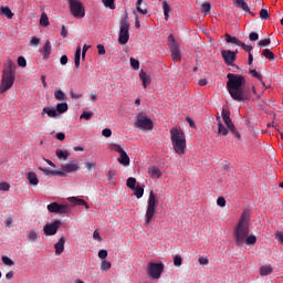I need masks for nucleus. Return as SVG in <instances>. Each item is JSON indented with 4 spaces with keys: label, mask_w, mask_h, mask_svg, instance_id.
I'll return each mask as SVG.
<instances>
[{
    "label": "nucleus",
    "mask_w": 283,
    "mask_h": 283,
    "mask_svg": "<svg viewBox=\"0 0 283 283\" xmlns=\"http://www.w3.org/2000/svg\"><path fill=\"white\" fill-rule=\"evenodd\" d=\"M262 55H263L264 57H266L269 61H274V59H275L274 53H273L271 50H269V49H265V50L262 52Z\"/></svg>",
    "instance_id": "37"
},
{
    "label": "nucleus",
    "mask_w": 283,
    "mask_h": 283,
    "mask_svg": "<svg viewBox=\"0 0 283 283\" xmlns=\"http://www.w3.org/2000/svg\"><path fill=\"white\" fill-rule=\"evenodd\" d=\"M77 169H80V165L76 163L62 165V171H65L66 174H73L74 171H77Z\"/></svg>",
    "instance_id": "15"
},
{
    "label": "nucleus",
    "mask_w": 283,
    "mask_h": 283,
    "mask_svg": "<svg viewBox=\"0 0 283 283\" xmlns=\"http://www.w3.org/2000/svg\"><path fill=\"white\" fill-rule=\"evenodd\" d=\"M81 53H82V49L81 46L77 48L76 52H75V66L78 70L80 64H81Z\"/></svg>",
    "instance_id": "39"
},
{
    "label": "nucleus",
    "mask_w": 283,
    "mask_h": 283,
    "mask_svg": "<svg viewBox=\"0 0 283 283\" xmlns=\"http://www.w3.org/2000/svg\"><path fill=\"white\" fill-rule=\"evenodd\" d=\"M93 112H83V114H81V119L90 120L93 117Z\"/></svg>",
    "instance_id": "49"
},
{
    "label": "nucleus",
    "mask_w": 283,
    "mask_h": 283,
    "mask_svg": "<svg viewBox=\"0 0 283 283\" xmlns=\"http://www.w3.org/2000/svg\"><path fill=\"white\" fill-rule=\"evenodd\" d=\"M260 18H261V20H264V21H266V20H269V18H270V12H269V10L268 9H261V11H260Z\"/></svg>",
    "instance_id": "43"
},
{
    "label": "nucleus",
    "mask_w": 283,
    "mask_h": 283,
    "mask_svg": "<svg viewBox=\"0 0 283 283\" xmlns=\"http://www.w3.org/2000/svg\"><path fill=\"white\" fill-rule=\"evenodd\" d=\"M273 272V268L271 265H263L260 269L261 276H269Z\"/></svg>",
    "instance_id": "26"
},
{
    "label": "nucleus",
    "mask_w": 283,
    "mask_h": 283,
    "mask_svg": "<svg viewBox=\"0 0 283 283\" xmlns=\"http://www.w3.org/2000/svg\"><path fill=\"white\" fill-rule=\"evenodd\" d=\"M28 238H29L30 242L39 241V239H40L39 231H36V230L30 231L29 234H28Z\"/></svg>",
    "instance_id": "32"
},
{
    "label": "nucleus",
    "mask_w": 283,
    "mask_h": 283,
    "mask_svg": "<svg viewBox=\"0 0 283 283\" xmlns=\"http://www.w3.org/2000/svg\"><path fill=\"white\" fill-rule=\"evenodd\" d=\"M13 66H15V64L12 61H8V63L6 64V69L3 70L2 81L0 85V94H3L7 91H9L14 84L15 75L13 72Z\"/></svg>",
    "instance_id": "2"
},
{
    "label": "nucleus",
    "mask_w": 283,
    "mask_h": 283,
    "mask_svg": "<svg viewBox=\"0 0 283 283\" xmlns=\"http://www.w3.org/2000/svg\"><path fill=\"white\" fill-rule=\"evenodd\" d=\"M135 126L140 128V129H146L149 130L153 128V122L147 117V115L143 113L137 114V119L135 122Z\"/></svg>",
    "instance_id": "8"
},
{
    "label": "nucleus",
    "mask_w": 283,
    "mask_h": 283,
    "mask_svg": "<svg viewBox=\"0 0 283 283\" xmlns=\"http://www.w3.org/2000/svg\"><path fill=\"white\" fill-rule=\"evenodd\" d=\"M42 112H44V114H46L51 118H55L59 115L56 109L50 107H44Z\"/></svg>",
    "instance_id": "28"
},
{
    "label": "nucleus",
    "mask_w": 283,
    "mask_h": 283,
    "mask_svg": "<svg viewBox=\"0 0 283 283\" xmlns=\"http://www.w3.org/2000/svg\"><path fill=\"white\" fill-rule=\"evenodd\" d=\"M270 44H271V40H270V39L262 40V41H260V42L258 43V45H259L260 48H264V46H268V45H270Z\"/></svg>",
    "instance_id": "57"
},
{
    "label": "nucleus",
    "mask_w": 283,
    "mask_h": 283,
    "mask_svg": "<svg viewBox=\"0 0 283 283\" xmlns=\"http://www.w3.org/2000/svg\"><path fill=\"white\" fill-rule=\"evenodd\" d=\"M60 226L61 221L59 220L53 221V223H46V226L43 228V232L46 237L55 235Z\"/></svg>",
    "instance_id": "12"
},
{
    "label": "nucleus",
    "mask_w": 283,
    "mask_h": 283,
    "mask_svg": "<svg viewBox=\"0 0 283 283\" xmlns=\"http://www.w3.org/2000/svg\"><path fill=\"white\" fill-rule=\"evenodd\" d=\"M134 190L137 199L143 198V196L145 195V188H143L142 186H136Z\"/></svg>",
    "instance_id": "35"
},
{
    "label": "nucleus",
    "mask_w": 283,
    "mask_h": 283,
    "mask_svg": "<svg viewBox=\"0 0 283 283\" xmlns=\"http://www.w3.org/2000/svg\"><path fill=\"white\" fill-rule=\"evenodd\" d=\"M97 255L99 259L105 260L108 256V252H107V250H99Z\"/></svg>",
    "instance_id": "56"
},
{
    "label": "nucleus",
    "mask_w": 283,
    "mask_h": 283,
    "mask_svg": "<svg viewBox=\"0 0 283 283\" xmlns=\"http://www.w3.org/2000/svg\"><path fill=\"white\" fill-rule=\"evenodd\" d=\"M234 3L237 8L242 9L244 12L250 13L252 17H255L254 12H251L248 3L244 0H235Z\"/></svg>",
    "instance_id": "17"
},
{
    "label": "nucleus",
    "mask_w": 283,
    "mask_h": 283,
    "mask_svg": "<svg viewBox=\"0 0 283 283\" xmlns=\"http://www.w3.org/2000/svg\"><path fill=\"white\" fill-rule=\"evenodd\" d=\"M111 269H112V262H109L107 260H103L101 262V266H99L101 271H109Z\"/></svg>",
    "instance_id": "34"
},
{
    "label": "nucleus",
    "mask_w": 283,
    "mask_h": 283,
    "mask_svg": "<svg viewBox=\"0 0 283 283\" xmlns=\"http://www.w3.org/2000/svg\"><path fill=\"white\" fill-rule=\"evenodd\" d=\"M151 177L159 179L161 177V171L157 167H153L150 170Z\"/></svg>",
    "instance_id": "44"
},
{
    "label": "nucleus",
    "mask_w": 283,
    "mask_h": 283,
    "mask_svg": "<svg viewBox=\"0 0 283 283\" xmlns=\"http://www.w3.org/2000/svg\"><path fill=\"white\" fill-rule=\"evenodd\" d=\"M130 65L133 70H139L140 69V62L137 59L130 57Z\"/></svg>",
    "instance_id": "45"
},
{
    "label": "nucleus",
    "mask_w": 283,
    "mask_h": 283,
    "mask_svg": "<svg viewBox=\"0 0 283 283\" xmlns=\"http://www.w3.org/2000/svg\"><path fill=\"white\" fill-rule=\"evenodd\" d=\"M11 188L10 184L8 182H0V191H9Z\"/></svg>",
    "instance_id": "53"
},
{
    "label": "nucleus",
    "mask_w": 283,
    "mask_h": 283,
    "mask_svg": "<svg viewBox=\"0 0 283 283\" xmlns=\"http://www.w3.org/2000/svg\"><path fill=\"white\" fill-rule=\"evenodd\" d=\"M55 154H56V156H57L60 159H63V160H66L67 157L70 156V154H69L67 150L63 151L62 149H56Z\"/></svg>",
    "instance_id": "38"
},
{
    "label": "nucleus",
    "mask_w": 283,
    "mask_h": 283,
    "mask_svg": "<svg viewBox=\"0 0 283 283\" xmlns=\"http://www.w3.org/2000/svg\"><path fill=\"white\" fill-rule=\"evenodd\" d=\"M50 213L66 214L71 212V206L67 203H59L56 201L51 202L46 206Z\"/></svg>",
    "instance_id": "5"
},
{
    "label": "nucleus",
    "mask_w": 283,
    "mask_h": 283,
    "mask_svg": "<svg viewBox=\"0 0 283 283\" xmlns=\"http://www.w3.org/2000/svg\"><path fill=\"white\" fill-rule=\"evenodd\" d=\"M155 208H156V195L151 192L148 198V207H147V212H146V223L149 224L154 213H155Z\"/></svg>",
    "instance_id": "10"
},
{
    "label": "nucleus",
    "mask_w": 283,
    "mask_h": 283,
    "mask_svg": "<svg viewBox=\"0 0 283 283\" xmlns=\"http://www.w3.org/2000/svg\"><path fill=\"white\" fill-rule=\"evenodd\" d=\"M163 9H164V13H165V20L168 21L171 8H170V4L167 2V0H165L163 2Z\"/></svg>",
    "instance_id": "30"
},
{
    "label": "nucleus",
    "mask_w": 283,
    "mask_h": 283,
    "mask_svg": "<svg viewBox=\"0 0 283 283\" xmlns=\"http://www.w3.org/2000/svg\"><path fill=\"white\" fill-rule=\"evenodd\" d=\"M39 170L40 171H43V174L45 175V176H54V170H50V169H48V168H43V167H39Z\"/></svg>",
    "instance_id": "52"
},
{
    "label": "nucleus",
    "mask_w": 283,
    "mask_h": 283,
    "mask_svg": "<svg viewBox=\"0 0 283 283\" xmlns=\"http://www.w3.org/2000/svg\"><path fill=\"white\" fill-rule=\"evenodd\" d=\"M170 135L175 151L179 155H184L187 148V140L184 132L178 128H172Z\"/></svg>",
    "instance_id": "3"
},
{
    "label": "nucleus",
    "mask_w": 283,
    "mask_h": 283,
    "mask_svg": "<svg viewBox=\"0 0 283 283\" xmlns=\"http://www.w3.org/2000/svg\"><path fill=\"white\" fill-rule=\"evenodd\" d=\"M250 41L255 42L259 40V34L255 32L250 33L249 35Z\"/></svg>",
    "instance_id": "62"
},
{
    "label": "nucleus",
    "mask_w": 283,
    "mask_h": 283,
    "mask_svg": "<svg viewBox=\"0 0 283 283\" xmlns=\"http://www.w3.org/2000/svg\"><path fill=\"white\" fill-rule=\"evenodd\" d=\"M69 3L71 12L76 19H83L85 17V9L80 0H69Z\"/></svg>",
    "instance_id": "7"
},
{
    "label": "nucleus",
    "mask_w": 283,
    "mask_h": 283,
    "mask_svg": "<svg viewBox=\"0 0 283 283\" xmlns=\"http://www.w3.org/2000/svg\"><path fill=\"white\" fill-rule=\"evenodd\" d=\"M129 29H130L129 17H128L127 11H125L124 14L122 15L120 22H119L118 43L120 45H125L128 43V41L130 39Z\"/></svg>",
    "instance_id": "4"
},
{
    "label": "nucleus",
    "mask_w": 283,
    "mask_h": 283,
    "mask_svg": "<svg viewBox=\"0 0 283 283\" xmlns=\"http://www.w3.org/2000/svg\"><path fill=\"white\" fill-rule=\"evenodd\" d=\"M112 135H113V132L109 128H105L102 130V136H104L105 138H109L112 137Z\"/></svg>",
    "instance_id": "54"
},
{
    "label": "nucleus",
    "mask_w": 283,
    "mask_h": 283,
    "mask_svg": "<svg viewBox=\"0 0 283 283\" xmlns=\"http://www.w3.org/2000/svg\"><path fill=\"white\" fill-rule=\"evenodd\" d=\"M226 41L238 46L242 45V41L238 40L235 36H232L230 34H226Z\"/></svg>",
    "instance_id": "29"
},
{
    "label": "nucleus",
    "mask_w": 283,
    "mask_h": 283,
    "mask_svg": "<svg viewBox=\"0 0 283 283\" xmlns=\"http://www.w3.org/2000/svg\"><path fill=\"white\" fill-rule=\"evenodd\" d=\"M250 74L256 78L258 81L262 82V75L260 73H258L255 70H251Z\"/></svg>",
    "instance_id": "55"
},
{
    "label": "nucleus",
    "mask_w": 283,
    "mask_h": 283,
    "mask_svg": "<svg viewBox=\"0 0 283 283\" xmlns=\"http://www.w3.org/2000/svg\"><path fill=\"white\" fill-rule=\"evenodd\" d=\"M211 11V3L210 2H205L202 3L201 6V12L202 13H206V14H209Z\"/></svg>",
    "instance_id": "42"
},
{
    "label": "nucleus",
    "mask_w": 283,
    "mask_h": 283,
    "mask_svg": "<svg viewBox=\"0 0 283 283\" xmlns=\"http://www.w3.org/2000/svg\"><path fill=\"white\" fill-rule=\"evenodd\" d=\"M224 124L227 125V128L230 129V132L238 138L241 139L242 136H240V133H238V129H235V124H233L231 117H223L222 118Z\"/></svg>",
    "instance_id": "14"
},
{
    "label": "nucleus",
    "mask_w": 283,
    "mask_h": 283,
    "mask_svg": "<svg viewBox=\"0 0 283 283\" xmlns=\"http://www.w3.org/2000/svg\"><path fill=\"white\" fill-rule=\"evenodd\" d=\"M218 134L222 136H228L229 135V129L226 128L224 124L220 122V125L218 126Z\"/></svg>",
    "instance_id": "36"
},
{
    "label": "nucleus",
    "mask_w": 283,
    "mask_h": 283,
    "mask_svg": "<svg viewBox=\"0 0 283 283\" xmlns=\"http://www.w3.org/2000/svg\"><path fill=\"white\" fill-rule=\"evenodd\" d=\"M228 82H227V90L230 94L231 98L235 102H244L249 98L244 85H245V78L242 75H238L234 73H229L227 75Z\"/></svg>",
    "instance_id": "1"
},
{
    "label": "nucleus",
    "mask_w": 283,
    "mask_h": 283,
    "mask_svg": "<svg viewBox=\"0 0 283 283\" xmlns=\"http://www.w3.org/2000/svg\"><path fill=\"white\" fill-rule=\"evenodd\" d=\"M69 111V104L66 102L56 104V113L64 114Z\"/></svg>",
    "instance_id": "25"
},
{
    "label": "nucleus",
    "mask_w": 283,
    "mask_h": 283,
    "mask_svg": "<svg viewBox=\"0 0 283 283\" xmlns=\"http://www.w3.org/2000/svg\"><path fill=\"white\" fill-rule=\"evenodd\" d=\"M174 264H175V266H181V264H182V258L179 256V255L175 256V259H174Z\"/></svg>",
    "instance_id": "59"
},
{
    "label": "nucleus",
    "mask_w": 283,
    "mask_h": 283,
    "mask_svg": "<svg viewBox=\"0 0 283 283\" xmlns=\"http://www.w3.org/2000/svg\"><path fill=\"white\" fill-rule=\"evenodd\" d=\"M248 234H249V227L237 226V229L234 231V239H235L237 245L240 247V245L244 244V241H245Z\"/></svg>",
    "instance_id": "9"
},
{
    "label": "nucleus",
    "mask_w": 283,
    "mask_h": 283,
    "mask_svg": "<svg viewBox=\"0 0 283 283\" xmlns=\"http://www.w3.org/2000/svg\"><path fill=\"white\" fill-rule=\"evenodd\" d=\"M139 80L143 82L144 88L147 90V86L150 85V76L147 75V72L142 70L139 72Z\"/></svg>",
    "instance_id": "19"
},
{
    "label": "nucleus",
    "mask_w": 283,
    "mask_h": 283,
    "mask_svg": "<svg viewBox=\"0 0 283 283\" xmlns=\"http://www.w3.org/2000/svg\"><path fill=\"white\" fill-rule=\"evenodd\" d=\"M274 237L283 245V232L277 231Z\"/></svg>",
    "instance_id": "58"
},
{
    "label": "nucleus",
    "mask_w": 283,
    "mask_h": 283,
    "mask_svg": "<svg viewBox=\"0 0 283 283\" xmlns=\"http://www.w3.org/2000/svg\"><path fill=\"white\" fill-rule=\"evenodd\" d=\"M217 205H218L219 207H221V208H224V207L227 206V200H226V198H224V197H219V198L217 199Z\"/></svg>",
    "instance_id": "51"
},
{
    "label": "nucleus",
    "mask_w": 283,
    "mask_h": 283,
    "mask_svg": "<svg viewBox=\"0 0 283 283\" xmlns=\"http://www.w3.org/2000/svg\"><path fill=\"white\" fill-rule=\"evenodd\" d=\"M51 49H52V46H51L50 41H46L44 46L42 48V54H43L44 60L50 59Z\"/></svg>",
    "instance_id": "23"
},
{
    "label": "nucleus",
    "mask_w": 283,
    "mask_h": 283,
    "mask_svg": "<svg viewBox=\"0 0 283 283\" xmlns=\"http://www.w3.org/2000/svg\"><path fill=\"white\" fill-rule=\"evenodd\" d=\"M165 265L160 263L150 262L147 268V273L151 280H159L164 272Z\"/></svg>",
    "instance_id": "6"
},
{
    "label": "nucleus",
    "mask_w": 283,
    "mask_h": 283,
    "mask_svg": "<svg viewBox=\"0 0 283 283\" xmlns=\"http://www.w3.org/2000/svg\"><path fill=\"white\" fill-rule=\"evenodd\" d=\"M168 41H169V46H170L172 60L174 61H179L181 59L180 50H179V46H178V44H177L172 34H170L168 36Z\"/></svg>",
    "instance_id": "11"
},
{
    "label": "nucleus",
    "mask_w": 283,
    "mask_h": 283,
    "mask_svg": "<svg viewBox=\"0 0 283 283\" xmlns=\"http://www.w3.org/2000/svg\"><path fill=\"white\" fill-rule=\"evenodd\" d=\"M85 167H86V169H88V171H91V169L96 168V163H86Z\"/></svg>",
    "instance_id": "64"
},
{
    "label": "nucleus",
    "mask_w": 283,
    "mask_h": 283,
    "mask_svg": "<svg viewBox=\"0 0 283 283\" xmlns=\"http://www.w3.org/2000/svg\"><path fill=\"white\" fill-rule=\"evenodd\" d=\"M71 202L74 203V206H84L86 209H90L88 203L84 199L72 197Z\"/></svg>",
    "instance_id": "24"
},
{
    "label": "nucleus",
    "mask_w": 283,
    "mask_h": 283,
    "mask_svg": "<svg viewBox=\"0 0 283 283\" xmlns=\"http://www.w3.org/2000/svg\"><path fill=\"white\" fill-rule=\"evenodd\" d=\"M143 4V0H137V3H136V9L139 13L142 14H147L148 13V10L147 8L143 9L140 6Z\"/></svg>",
    "instance_id": "41"
},
{
    "label": "nucleus",
    "mask_w": 283,
    "mask_h": 283,
    "mask_svg": "<svg viewBox=\"0 0 283 283\" xmlns=\"http://www.w3.org/2000/svg\"><path fill=\"white\" fill-rule=\"evenodd\" d=\"M109 149H111V150H114V151H116V153H118V154H122V153L125 151V150L122 148V146H119V145H117V144H111V145H109Z\"/></svg>",
    "instance_id": "47"
},
{
    "label": "nucleus",
    "mask_w": 283,
    "mask_h": 283,
    "mask_svg": "<svg viewBox=\"0 0 283 283\" xmlns=\"http://www.w3.org/2000/svg\"><path fill=\"white\" fill-rule=\"evenodd\" d=\"M97 53L104 55L106 53L105 46L103 44H97Z\"/></svg>",
    "instance_id": "60"
},
{
    "label": "nucleus",
    "mask_w": 283,
    "mask_h": 283,
    "mask_svg": "<svg viewBox=\"0 0 283 283\" xmlns=\"http://www.w3.org/2000/svg\"><path fill=\"white\" fill-rule=\"evenodd\" d=\"M103 4L105 8H108L111 10H115L116 6H115V0H102Z\"/></svg>",
    "instance_id": "40"
},
{
    "label": "nucleus",
    "mask_w": 283,
    "mask_h": 283,
    "mask_svg": "<svg viewBox=\"0 0 283 283\" xmlns=\"http://www.w3.org/2000/svg\"><path fill=\"white\" fill-rule=\"evenodd\" d=\"M54 97L59 102H64L66 99L65 93L62 90H56L54 92Z\"/></svg>",
    "instance_id": "31"
},
{
    "label": "nucleus",
    "mask_w": 283,
    "mask_h": 283,
    "mask_svg": "<svg viewBox=\"0 0 283 283\" xmlns=\"http://www.w3.org/2000/svg\"><path fill=\"white\" fill-rule=\"evenodd\" d=\"M70 95L72 99H81L83 96L82 94H76L73 91H71Z\"/></svg>",
    "instance_id": "63"
},
{
    "label": "nucleus",
    "mask_w": 283,
    "mask_h": 283,
    "mask_svg": "<svg viewBox=\"0 0 283 283\" xmlns=\"http://www.w3.org/2000/svg\"><path fill=\"white\" fill-rule=\"evenodd\" d=\"M18 65L21 67H25L28 65L27 59L24 56L18 57Z\"/></svg>",
    "instance_id": "50"
},
{
    "label": "nucleus",
    "mask_w": 283,
    "mask_h": 283,
    "mask_svg": "<svg viewBox=\"0 0 283 283\" xmlns=\"http://www.w3.org/2000/svg\"><path fill=\"white\" fill-rule=\"evenodd\" d=\"M249 222H250V214L248 210H244L241 213V218L240 221L238 223V227H249Z\"/></svg>",
    "instance_id": "16"
},
{
    "label": "nucleus",
    "mask_w": 283,
    "mask_h": 283,
    "mask_svg": "<svg viewBox=\"0 0 283 283\" xmlns=\"http://www.w3.org/2000/svg\"><path fill=\"white\" fill-rule=\"evenodd\" d=\"M1 260L7 266H14V261L10 258L3 255Z\"/></svg>",
    "instance_id": "48"
},
{
    "label": "nucleus",
    "mask_w": 283,
    "mask_h": 283,
    "mask_svg": "<svg viewBox=\"0 0 283 283\" xmlns=\"http://www.w3.org/2000/svg\"><path fill=\"white\" fill-rule=\"evenodd\" d=\"M40 25L42 28H48V25H50V18H48V13L45 12L41 13Z\"/></svg>",
    "instance_id": "27"
},
{
    "label": "nucleus",
    "mask_w": 283,
    "mask_h": 283,
    "mask_svg": "<svg viewBox=\"0 0 283 283\" xmlns=\"http://www.w3.org/2000/svg\"><path fill=\"white\" fill-rule=\"evenodd\" d=\"M27 179H28L30 186H39V184H40V180L35 172H28Z\"/></svg>",
    "instance_id": "21"
},
{
    "label": "nucleus",
    "mask_w": 283,
    "mask_h": 283,
    "mask_svg": "<svg viewBox=\"0 0 283 283\" xmlns=\"http://www.w3.org/2000/svg\"><path fill=\"white\" fill-rule=\"evenodd\" d=\"M118 163L124 167H128L130 165V158L125 150L119 154Z\"/></svg>",
    "instance_id": "20"
},
{
    "label": "nucleus",
    "mask_w": 283,
    "mask_h": 283,
    "mask_svg": "<svg viewBox=\"0 0 283 283\" xmlns=\"http://www.w3.org/2000/svg\"><path fill=\"white\" fill-rule=\"evenodd\" d=\"M255 242H256L255 235H249V237H247L245 240H244V243H245L247 245H253V244H255Z\"/></svg>",
    "instance_id": "46"
},
{
    "label": "nucleus",
    "mask_w": 283,
    "mask_h": 283,
    "mask_svg": "<svg viewBox=\"0 0 283 283\" xmlns=\"http://www.w3.org/2000/svg\"><path fill=\"white\" fill-rule=\"evenodd\" d=\"M221 56L227 65H234L235 60L238 59V56H235V53L230 50L221 51Z\"/></svg>",
    "instance_id": "13"
},
{
    "label": "nucleus",
    "mask_w": 283,
    "mask_h": 283,
    "mask_svg": "<svg viewBox=\"0 0 283 283\" xmlns=\"http://www.w3.org/2000/svg\"><path fill=\"white\" fill-rule=\"evenodd\" d=\"M0 14L4 15L7 19H12L14 13L12 12L11 8L8 6L0 8Z\"/></svg>",
    "instance_id": "22"
},
{
    "label": "nucleus",
    "mask_w": 283,
    "mask_h": 283,
    "mask_svg": "<svg viewBox=\"0 0 283 283\" xmlns=\"http://www.w3.org/2000/svg\"><path fill=\"white\" fill-rule=\"evenodd\" d=\"M66 242V239L62 237L57 243H55L54 249H55V254L61 255L64 252V244Z\"/></svg>",
    "instance_id": "18"
},
{
    "label": "nucleus",
    "mask_w": 283,
    "mask_h": 283,
    "mask_svg": "<svg viewBox=\"0 0 283 283\" xmlns=\"http://www.w3.org/2000/svg\"><path fill=\"white\" fill-rule=\"evenodd\" d=\"M126 186H127V188H129L130 190H135V189H136V186H137V179L134 178V177H129V178L127 179Z\"/></svg>",
    "instance_id": "33"
},
{
    "label": "nucleus",
    "mask_w": 283,
    "mask_h": 283,
    "mask_svg": "<svg viewBox=\"0 0 283 283\" xmlns=\"http://www.w3.org/2000/svg\"><path fill=\"white\" fill-rule=\"evenodd\" d=\"M239 46H241L244 51L249 52V54L251 53V51L253 49L252 45H247L243 42H241V44Z\"/></svg>",
    "instance_id": "61"
}]
</instances>
